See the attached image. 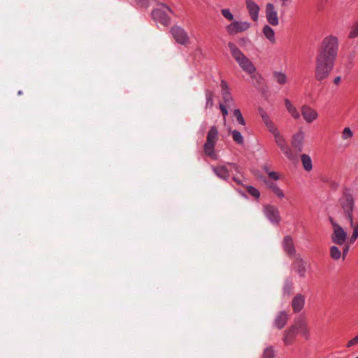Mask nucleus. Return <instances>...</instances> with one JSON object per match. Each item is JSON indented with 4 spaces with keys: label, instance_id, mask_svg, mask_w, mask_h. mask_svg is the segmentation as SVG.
Segmentation results:
<instances>
[{
    "label": "nucleus",
    "instance_id": "46",
    "mask_svg": "<svg viewBox=\"0 0 358 358\" xmlns=\"http://www.w3.org/2000/svg\"><path fill=\"white\" fill-rule=\"evenodd\" d=\"M341 80V78L340 76H337L334 79V83L335 85H338Z\"/></svg>",
    "mask_w": 358,
    "mask_h": 358
},
{
    "label": "nucleus",
    "instance_id": "2",
    "mask_svg": "<svg viewBox=\"0 0 358 358\" xmlns=\"http://www.w3.org/2000/svg\"><path fill=\"white\" fill-rule=\"evenodd\" d=\"M228 46L232 57L245 72L251 75L256 71V68L252 62L234 43H229Z\"/></svg>",
    "mask_w": 358,
    "mask_h": 358
},
{
    "label": "nucleus",
    "instance_id": "44",
    "mask_svg": "<svg viewBox=\"0 0 358 358\" xmlns=\"http://www.w3.org/2000/svg\"><path fill=\"white\" fill-rule=\"evenodd\" d=\"M220 108L222 113L223 117H224V122H226V116L228 114L227 110L225 106H224L223 104L220 105Z\"/></svg>",
    "mask_w": 358,
    "mask_h": 358
},
{
    "label": "nucleus",
    "instance_id": "27",
    "mask_svg": "<svg viewBox=\"0 0 358 358\" xmlns=\"http://www.w3.org/2000/svg\"><path fill=\"white\" fill-rule=\"evenodd\" d=\"M301 160L303 165V169L306 171H310L313 169L312 159L310 157L306 154H303L301 156Z\"/></svg>",
    "mask_w": 358,
    "mask_h": 358
},
{
    "label": "nucleus",
    "instance_id": "10",
    "mask_svg": "<svg viewBox=\"0 0 358 358\" xmlns=\"http://www.w3.org/2000/svg\"><path fill=\"white\" fill-rule=\"evenodd\" d=\"M263 213L271 224L278 225L280 223L281 217L280 211L275 206L272 204L264 205Z\"/></svg>",
    "mask_w": 358,
    "mask_h": 358
},
{
    "label": "nucleus",
    "instance_id": "16",
    "mask_svg": "<svg viewBox=\"0 0 358 358\" xmlns=\"http://www.w3.org/2000/svg\"><path fill=\"white\" fill-rule=\"evenodd\" d=\"M245 5L250 17L254 22L259 19L260 8L253 0H245Z\"/></svg>",
    "mask_w": 358,
    "mask_h": 358
},
{
    "label": "nucleus",
    "instance_id": "34",
    "mask_svg": "<svg viewBox=\"0 0 358 358\" xmlns=\"http://www.w3.org/2000/svg\"><path fill=\"white\" fill-rule=\"evenodd\" d=\"M234 115L236 117V120H237V122L243 125V126H245V120L243 119V116H242V114L240 111L239 109H235L234 111Z\"/></svg>",
    "mask_w": 358,
    "mask_h": 358
},
{
    "label": "nucleus",
    "instance_id": "19",
    "mask_svg": "<svg viewBox=\"0 0 358 358\" xmlns=\"http://www.w3.org/2000/svg\"><path fill=\"white\" fill-rule=\"evenodd\" d=\"M305 304V298L304 296L301 294H296L292 302V308L294 313H299L300 312Z\"/></svg>",
    "mask_w": 358,
    "mask_h": 358
},
{
    "label": "nucleus",
    "instance_id": "30",
    "mask_svg": "<svg viewBox=\"0 0 358 358\" xmlns=\"http://www.w3.org/2000/svg\"><path fill=\"white\" fill-rule=\"evenodd\" d=\"M229 132L232 134L233 140L238 144L242 145L244 142V138L242 136V134L237 130H233L231 131V129L229 130Z\"/></svg>",
    "mask_w": 358,
    "mask_h": 358
},
{
    "label": "nucleus",
    "instance_id": "47",
    "mask_svg": "<svg viewBox=\"0 0 358 358\" xmlns=\"http://www.w3.org/2000/svg\"><path fill=\"white\" fill-rule=\"evenodd\" d=\"M264 169L265 170V171H266L267 173H268V172H270V171H268V169L266 166H264Z\"/></svg>",
    "mask_w": 358,
    "mask_h": 358
},
{
    "label": "nucleus",
    "instance_id": "11",
    "mask_svg": "<svg viewBox=\"0 0 358 358\" xmlns=\"http://www.w3.org/2000/svg\"><path fill=\"white\" fill-rule=\"evenodd\" d=\"M331 224L333 226V233L331 237V241L335 244L341 246L345 243L347 233L339 224L333 220H331Z\"/></svg>",
    "mask_w": 358,
    "mask_h": 358
},
{
    "label": "nucleus",
    "instance_id": "13",
    "mask_svg": "<svg viewBox=\"0 0 358 358\" xmlns=\"http://www.w3.org/2000/svg\"><path fill=\"white\" fill-rule=\"evenodd\" d=\"M301 113L304 121L308 124L313 123L319 117L317 111L308 105L301 106Z\"/></svg>",
    "mask_w": 358,
    "mask_h": 358
},
{
    "label": "nucleus",
    "instance_id": "5",
    "mask_svg": "<svg viewBox=\"0 0 358 358\" xmlns=\"http://www.w3.org/2000/svg\"><path fill=\"white\" fill-rule=\"evenodd\" d=\"M334 66V62L316 57L315 78L317 81L322 82L327 79Z\"/></svg>",
    "mask_w": 358,
    "mask_h": 358
},
{
    "label": "nucleus",
    "instance_id": "18",
    "mask_svg": "<svg viewBox=\"0 0 358 358\" xmlns=\"http://www.w3.org/2000/svg\"><path fill=\"white\" fill-rule=\"evenodd\" d=\"M298 331L299 328L296 326H292L286 330L282 338L284 343L287 345L292 344Z\"/></svg>",
    "mask_w": 358,
    "mask_h": 358
},
{
    "label": "nucleus",
    "instance_id": "1",
    "mask_svg": "<svg viewBox=\"0 0 358 358\" xmlns=\"http://www.w3.org/2000/svg\"><path fill=\"white\" fill-rule=\"evenodd\" d=\"M338 50V41L336 36H328L322 42L317 57L335 62Z\"/></svg>",
    "mask_w": 358,
    "mask_h": 358
},
{
    "label": "nucleus",
    "instance_id": "38",
    "mask_svg": "<svg viewBox=\"0 0 358 358\" xmlns=\"http://www.w3.org/2000/svg\"><path fill=\"white\" fill-rule=\"evenodd\" d=\"M299 329H300L302 336L306 339H308L310 337V332H309V330L307 328V327L305 324H301V325H300Z\"/></svg>",
    "mask_w": 358,
    "mask_h": 358
},
{
    "label": "nucleus",
    "instance_id": "12",
    "mask_svg": "<svg viewBox=\"0 0 358 358\" xmlns=\"http://www.w3.org/2000/svg\"><path fill=\"white\" fill-rule=\"evenodd\" d=\"M250 27V23L247 21H233L226 26V31L231 36L247 31Z\"/></svg>",
    "mask_w": 358,
    "mask_h": 358
},
{
    "label": "nucleus",
    "instance_id": "36",
    "mask_svg": "<svg viewBox=\"0 0 358 358\" xmlns=\"http://www.w3.org/2000/svg\"><path fill=\"white\" fill-rule=\"evenodd\" d=\"M353 133L349 127H345L342 131V138L348 140L352 137Z\"/></svg>",
    "mask_w": 358,
    "mask_h": 358
},
{
    "label": "nucleus",
    "instance_id": "33",
    "mask_svg": "<svg viewBox=\"0 0 358 358\" xmlns=\"http://www.w3.org/2000/svg\"><path fill=\"white\" fill-rule=\"evenodd\" d=\"M246 189H247V192H248L251 196H254V197H255V198H256V199L259 198V196H260V192H259V191L257 188H255V187H252V186H248V187H246Z\"/></svg>",
    "mask_w": 358,
    "mask_h": 358
},
{
    "label": "nucleus",
    "instance_id": "17",
    "mask_svg": "<svg viewBox=\"0 0 358 358\" xmlns=\"http://www.w3.org/2000/svg\"><path fill=\"white\" fill-rule=\"evenodd\" d=\"M259 179L266 185L267 187L270 189L278 199H283L285 197L284 191L278 187L276 183L269 182L263 177H259Z\"/></svg>",
    "mask_w": 358,
    "mask_h": 358
},
{
    "label": "nucleus",
    "instance_id": "45",
    "mask_svg": "<svg viewBox=\"0 0 358 358\" xmlns=\"http://www.w3.org/2000/svg\"><path fill=\"white\" fill-rule=\"evenodd\" d=\"M283 291L285 294L289 295L292 291V286L289 284L285 285L283 287Z\"/></svg>",
    "mask_w": 358,
    "mask_h": 358
},
{
    "label": "nucleus",
    "instance_id": "39",
    "mask_svg": "<svg viewBox=\"0 0 358 358\" xmlns=\"http://www.w3.org/2000/svg\"><path fill=\"white\" fill-rule=\"evenodd\" d=\"M352 227H353L354 229L350 237V242L353 243L358 238V224H356L355 225L353 224Z\"/></svg>",
    "mask_w": 358,
    "mask_h": 358
},
{
    "label": "nucleus",
    "instance_id": "20",
    "mask_svg": "<svg viewBox=\"0 0 358 358\" xmlns=\"http://www.w3.org/2000/svg\"><path fill=\"white\" fill-rule=\"evenodd\" d=\"M282 246L284 250L289 255H293L295 253V248L293 243V240L291 236H287L284 238L282 242Z\"/></svg>",
    "mask_w": 358,
    "mask_h": 358
},
{
    "label": "nucleus",
    "instance_id": "23",
    "mask_svg": "<svg viewBox=\"0 0 358 358\" xmlns=\"http://www.w3.org/2000/svg\"><path fill=\"white\" fill-rule=\"evenodd\" d=\"M285 105L287 110L290 114V115L295 120H298L300 118L301 114L298 109L291 103V101L286 99L285 100Z\"/></svg>",
    "mask_w": 358,
    "mask_h": 358
},
{
    "label": "nucleus",
    "instance_id": "26",
    "mask_svg": "<svg viewBox=\"0 0 358 358\" xmlns=\"http://www.w3.org/2000/svg\"><path fill=\"white\" fill-rule=\"evenodd\" d=\"M259 115L262 118L263 122L267 127L269 131H272L275 128H276L275 125L273 124V122L269 118V116L268 114L264 111L263 109H259Z\"/></svg>",
    "mask_w": 358,
    "mask_h": 358
},
{
    "label": "nucleus",
    "instance_id": "48",
    "mask_svg": "<svg viewBox=\"0 0 358 358\" xmlns=\"http://www.w3.org/2000/svg\"><path fill=\"white\" fill-rule=\"evenodd\" d=\"M281 1H282L283 3H285L287 1H288L289 0H280Z\"/></svg>",
    "mask_w": 358,
    "mask_h": 358
},
{
    "label": "nucleus",
    "instance_id": "32",
    "mask_svg": "<svg viewBox=\"0 0 358 358\" xmlns=\"http://www.w3.org/2000/svg\"><path fill=\"white\" fill-rule=\"evenodd\" d=\"M275 352L272 347L266 348L262 354V358H274Z\"/></svg>",
    "mask_w": 358,
    "mask_h": 358
},
{
    "label": "nucleus",
    "instance_id": "28",
    "mask_svg": "<svg viewBox=\"0 0 358 358\" xmlns=\"http://www.w3.org/2000/svg\"><path fill=\"white\" fill-rule=\"evenodd\" d=\"M273 76L275 81L279 85H285L287 81V77L283 72L275 71Z\"/></svg>",
    "mask_w": 358,
    "mask_h": 358
},
{
    "label": "nucleus",
    "instance_id": "49",
    "mask_svg": "<svg viewBox=\"0 0 358 358\" xmlns=\"http://www.w3.org/2000/svg\"><path fill=\"white\" fill-rule=\"evenodd\" d=\"M22 94V91H19V92H18V94H19V95H20V94Z\"/></svg>",
    "mask_w": 358,
    "mask_h": 358
},
{
    "label": "nucleus",
    "instance_id": "21",
    "mask_svg": "<svg viewBox=\"0 0 358 358\" xmlns=\"http://www.w3.org/2000/svg\"><path fill=\"white\" fill-rule=\"evenodd\" d=\"M287 313L285 311H281L277 315L274 320V324L278 329H281L287 324Z\"/></svg>",
    "mask_w": 358,
    "mask_h": 358
},
{
    "label": "nucleus",
    "instance_id": "15",
    "mask_svg": "<svg viewBox=\"0 0 358 358\" xmlns=\"http://www.w3.org/2000/svg\"><path fill=\"white\" fill-rule=\"evenodd\" d=\"M305 139V133L302 130H299L292 138V146L298 152L303 150Z\"/></svg>",
    "mask_w": 358,
    "mask_h": 358
},
{
    "label": "nucleus",
    "instance_id": "31",
    "mask_svg": "<svg viewBox=\"0 0 358 358\" xmlns=\"http://www.w3.org/2000/svg\"><path fill=\"white\" fill-rule=\"evenodd\" d=\"M214 94L210 91L206 92V108H211L213 106Z\"/></svg>",
    "mask_w": 358,
    "mask_h": 358
},
{
    "label": "nucleus",
    "instance_id": "42",
    "mask_svg": "<svg viewBox=\"0 0 358 358\" xmlns=\"http://www.w3.org/2000/svg\"><path fill=\"white\" fill-rule=\"evenodd\" d=\"M135 2L141 7H148L149 5V0H135Z\"/></svg>",
    "mask_w": 358,
    "mask_h": 358
},
{
    "label": "nucleus",
    "instance_id": "24",
    "mask_svg": "<svg viewBox=\"0 0 358 358\" xmlns=\"http://www.w3.org/2000/svg\"><path fill=\"white\" fill-rule=\"evenodd\" d=\"M262 33L271 43H275L276 39L275 36V31L269 25L266 24L263 27Z\"/></svg>",
    "mask_w": 358,
    "mask_h": 358
},
{
    "label": "nucleus",
    "instance_id": "6",
    "mask_svg": "<svg viewBox=\"0 0 358 358\" xmlns=\"http://www.w3.org/2000/svg\"><path fill=\"white\" fill-rule=\"evenodd\" d=\"M338 203L343 210L345 216L350 222V227L353 226V210L355 208V201L353 195L348 191L343 192L338 200Z\"/></svg>",
    "mask_w": 358,
    "mask_h": 358
},
{
    "label": "nucleus",
    "instance_id": "43",
    "mask_svg": "<svg viewBox=\"0 0 358 358\" xmlns=\"http://www.w3.org/2000/svg\"><path fill=\"white\" fill-rule=\"evenodd\" d=\"M268 176H269L270 178H271L273 180H278L280 179V176L278 173L275 171L268 172Z\"/></svg>",
    "mask_w": 358,
    "mask_h": 358
},
{
    "label": "nucleus",
    "instance_id": "7",
    "mask_svg": "<svg viewBox=\"0 0 358 358\" xmlns=\"http://www.w3.org/2000/svg\"><path fill=\"white\" fill-rule=\"evenodd\" d=\"M166 11L173 13V10L169 6L165 4H161L159 8L152 10V18L155 21L166 27L171 23V19L168 16Z\"/></svg>",
    "mask_w": 358,
    "mask_h": 358
},
{
    "label": "nucleus",
    "instance_id": "41",
    "mask_svg": "<svg viewBox=\"0 0 358 358\" xmlns=\"http://www.w3.org/2000/svg\"><path fill=\"white\" fill-rule=\"evenodd\" d=\"M357 344H358V334L356 336H355L353 338H352L350 341H348V343L347 344V348H351Z\"/></svg>",
    "mask_w": 358,
    "mask_h": 358
},
{
    "label": "nucleus",
    "instance_id": "3",
    "mask_svg": "<svg viewBox=\"0 0 358 358\" xmlns=\"http://www.w3.org/2000/svg\"><path fill=\"white\" fill-rule=\"evenodd\" d=\"M219 139V130L215 125L210 127L207 132L206 141L203 145V151L206 155L213 159H217L218 155L215 151V147Z\"/></svg>",
    "mask_w": 358,
    "mask_h": 358
},
{
    "label": "nucleus",
    "instance_id": "14",
    "mask_svg": "<svg viewBox=\"0 0 358 358\" xmlns=\"http://www.w3.org/2000/svg\"><path fill=\"white\" fill-rule=\"evenodd\" d=\"M265 13L266 20L269 24L272 26H278L279 24L278 12L273 3H268L266 5Z\"/></svg>",
    "mask_w": 358,
    "mask_h": 358
},
{
    "label": "nucleus",
    "instance_id": "50",
    "mask_svg": "<svg viewBox=\"0 0 358 358\" xmlns=\"http://www.w3.org/2000/svg\"><path fill=\"white\" fill-rule=\"evenodd\" d=\"M356 358H358V357H357Z\"/></svg>",
    "mask_w": 358,
    "mask_h": 358
},
{
    "label": "nucleus",
    "instance_id": "29",
    "mask_svg": "<svg viewBox=\"0 0 358 358\" xmlns=\"http://www.w3.org/2000/svg\"><path fill=\"white\" fill-rule=\"evenodd\" d=\"M330 257L334 260H338L341 257V250L338 246L333 245L330 248Z\"/></svg>",
    "mask_w": 358,
    "mask_h": 358
},
{
    "label": "nucleus",
    "instance_id": "37",
    "mask_svg": "<svg viewBox=\"0 0 358 358\" xmlns=\"http://www.w3.org/2000/svg\"><path fill=\"white\" fill-rule=\"evenodd\" d=\"M222 15L228 20L232 21L234 20V15L231 13L230 9L224 8L221 10Z\"/></svg>",
    "mask_w": 358,
    "mask_h": 358
},
{
    "label": "nucleus",
    "instance_id": "25",
    "mask_svg": "<svg viewBox=\"0 0 358 358\" xmlns=\"http://www.w3.org/2000/svg\"><path fill=\"white\" fill-rule=\"evenodd\" d=\"M222 96L224 101L227 103L232 101V97L229 93V89L227 83L224 80L221 82Z\"/></svg>",
    "mask_w": 358,
    "mask_h": 358
},
{
    "label": "nucleus",
    "instance_id": "8",
    "mask_svg": "<svg viewBox=\"0 0 358 358\" xmlns=\"http://www.w3.org/2000/svg\"><path fill=\"white\" fill-rule=\"evenodd\" d=\"M274 136L275 143L279 147L280 150L284 153V155L289 159H294V154L292 151V149L287 143L285 138L284 136L280 133L278 128H275L272 131H270Z\"/></svg>",
    "mask_w": 358,
    "mask_h": 358
},
{
    "label": "nucleus",
    "instance_id": "9",
    "mask_svg": "<svg viewBox=\"0 0 358 358\" xmlns=\"http://www.w3.org/2000/svg\"><path fill=\"white\" fill-rule=\"evenodd\" d=\"M170 33L177 43L182 45L189 44L190 38L187 31L183 27L173 25L170 29Z\"/></svg>",
    "mask_w": 358,
    "mask_h": 358
},
{
    "label": "nucleus",
    "instance_id": "22",
    "mask_svg": "<svg viewBox=\"0 0 358 358\" xmlns=\"http://www.w3.org/2000/svg\"><path fill=\"white\" fill-rule=\"evenodd\" d=\"M294 271L302 278L306 275V268L305 263L302 259H296L294 263Z\"/></svg>",
    "mask_w": 358,
    "mask_h": 358
},
{
    "label": "nucleus",
    "instance_id": "35",
    "mask_svg": "<svg viewBox=\"0 0 358 358\" xmlns=\"http://www.w3.org/2000/svg\"><path fill=\"white\" fill-rule=\"evenodd\" d=\"M350 38H355L358 37V22H357L351 28L349 33Z\"/></svg>",
    "mask_w": 358,
    "mask_h": 358
},
{
    "label": "nucleus",
    "instance_id": "4",
    "mask_svg": "<svg viewBox=\"0 0 358 358\" xmlns=\"http://www.w3.org/2000/svg\"><path fill=\"white\" fill-rule=\"evenodd\" d=\"M213 173L220 179L228 180L233 176V180L240 184L241 181L234 175V172L239 173V166L235 163H225L216 166H212Z\"/></svg>",
    "mask_w": 358,
    "mask_h": 358
},
{
    "label": "nucleus",
    "instance_id": "40",
    "mask_svg": "<svg viewBox=\"0 0 358 358\" xmlns=\"http://www.w3.org/2000/svg\"><path fill=\"white\" fill-rule=\"evenodd\" d=\"M341 256L343 257V259H344L345 256L347 255L348 250H349V245L345 244V243L341 245Z\"/></svg>",
    "mask_w": 358,
    "mask_h": 358
}]
</instances>
